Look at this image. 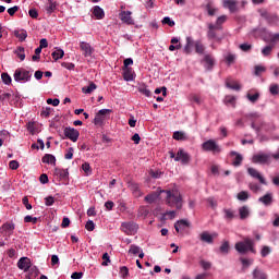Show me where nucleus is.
<instances>
[{
  "mask_svg": "<svg viewBox=\"0 0 279 279\" xmlns=\"http://www.w3.org/2000/svg\"><path fill=\"white\" fill-rule=\"evenodd\" d=\"M166 193V204L170 206V208H177V210L182 209L183 201L182 194L178 190H168Z\"/></svg>",
  "mask_w": 279,
  "mask_h": 279,
  "instance_id": "1",
  "label": "nucleus"
},
{
  "mask_svg": "<svg viewBox=\"0 0 279 279\" xmlns=\"http://www.w3.org/2000/svg\"><path fill=\"white\" fill-rule=\"evenodd\" d=\"M235 250L239 254H246V252L254 251V242L250 238H245L244 241L238 242L235 244Z\"/></svg>",
  "mask_w": 279,
  "mask_h": 279,
  "instance_id": "2",
  "label": "nucleus"
},
{
  "mask_svg": "<svg viewBox=\"0 0 279 279\" xmlns=\"http://www.w3.org/2000/svg\"><path fill=\"white\" fill-rule=\"evenodd\" d=\"M13 77L16 82H29L32 80V72L21 68L15 70Z\"/></svg>",
  "mask_w": 279,
  "mask_h": 279,
  "instance_id": "3",
  "label": "nucleus"
},
{
  "mask_svg": "<svg viewBox=\"0 0 279 279\" xmlns=\"http://www.w3.org/2000/svg\"><path fill=\"white\" fill-rule=\"evenodd\" d=\"M262 19H265L269 25H278L279 16L276 13H269L265 9L258 10Z\"/></svg>",
  "mask_w": 279,
  "mask_h": 279,
  "instance_id": "4",
  "label": "nucleus"
},
{
  "mask_svg": "<svg viewBox=\"0 0 279 279\" xmlns=\"http://www.w3.org/2000/svg\"><path fill=\"white\" fill-rule=\"evenodd\" d=\"M202 149L204 151H213V154H221V147L215 142V140H209L202 144Z\"/></svg>",
  "mask_w": 279,
  "mask_h": 279,
  "instance_id": "5",
  "label": "nucleus"
},
{
  "mask_svg": "<svg viewBox=\"0 0 279 279\" xmlns=\"http://www.w3.org/2000/svg\"><path fill=\"white\" fill-rule=\"evenodd\" d=\"M174 160L175 162H181V165H189V162H191V155L185 153L184 149L180 148Z\"/></svg>",
  "mask_w": 279,
  "mask_h": 279,
  "instance_id": "6",
  "label": "nucleus"
},
{
  "mask_svg": "<svg viewBox=\"0 0 279 279\" xmlns=\"http://www.w3.org/2000/svg\"><path fill=\"white\" fill-rule=\"evenodd\" d=\"M121 228L122 232H125L128 235L136 234L138 230V226L134 222H123Z\"/></svg>",
  "mask_w": 279,
  "mask_h": 279,
  "instance_id": "7",
  "label": "nucleus"
},
{
  "mask_svg": "<svg viewBox=\"0 0 279 279\" xmlns=\"http://www.w3.org/2000/svg\"><path fill=\"white\" fill-rule=\"evenodd\" d=\"M64 136L66 138H70V141H72V143H77V138H80V131H77L73 128H65Z\"/></svg>",
  "mask_w": 279,
  "mask_h": 279,
  "instance_id": "8",
  "label": "nucleus"
},
{
  "mask_svg": "<svg viewBox=\"0 0 279 279\" xmlns=\"http://www.w3.org/2000/svg\"><path fill=\"white\" fill-rule=\"evenodd\" d=\"M110 112H112V110L110 109L99 110L94 119L95 125H101V123H104V121L106 120V114H110Z\"/></svg>",
  "mask_w": 279,
  "mask_h": 279,
  "instance_id": "9",
  "label": "nucleus"
},
{
  "mask_svg": "<svg viewBox=\"0 0 279 279\" xmlns=\"http://www.w3.org/2000/svg\"><path fill=\"white\" fill-rule=\"evenodd\" d=\"M161 193H165V190H160V187H158V191L146 195L144 199L147 204H154V203L158 202V199H160Z\"/></svg>",
  "mask_w": 279,
  "mask_h": 279,
  "instance_id": "10",
  "label": "nucleus"
},
{
  "mask_svg": "<svg viewBox=\"0 0 279 279\" xmlns=\"http://www.w3.org/2000/svg\"><path fill=\"white\" fill-rule=\"evenodd\" d=\"M120 21L126 25H134V19H132V11H122L119 14Z\"/></svg>",
  "mask_w": 279,
  "mask_h": 279,
  "instance_id": "11",
  "label": "nucleus"
},
{
  "mask_svg": "<svg viewBox=\"0 0 279 279\" xmlns=\"http://www.w3.org/2000/svg\"><path fill=\"white\" fill-rule=\"evenodd\" d=\"M270 159H271L270 155L263 154V153L253 156V162L255 165L256 163L265 165V163L269 162Z\"/></svg>",
  "mask_w": 279,
  "mask_h": 279,
  "instance_id": "12",
  "label": "nucleus"
},
{
  "mask_svg": "<svg viewBox=\"0 0 279 279\" xmlns=\"http://www.w3.org/2000/svg\"><path fill=\"white\" fill-rule=\"evenodd\" d=\"M202 62L207 71H213V66H215V57H213V54H205Z\"/></svg>",
  "mask_w": 279,
  "mask_h": 279,
  "instance_id": "13",
  "label": "nucleus"
},
{
  "mask_svg": "<svg viewBox=\"0 0 279 279\" xmlns=\"http://www.w3.org/2000/svg\"><path fill=\"white\" fill-rule=\"evenodd\" d=\"M218 236L219 234L217 233L210 234L208 231H204L199 234V239L204 243H213V241H215V239H217Z\"/></svg>",
  "mask_w": 279,
  "mask_h": 279,
  "instance_id": "14",
  "label": "nucleus"
},
{
  "mask_svg": "<svg viewBox=\"0 0 279 279\" xmlns=\"http://www.w3.org/2000/svg\"><path fill=\"white\" fill-rule=\"evenodd\" d=\"M247 173L250 174L251 178H254L255 180H258L260 184H267V181H265V178H263V174L258 172V170L254 168H248Z\"/></svg>",
  "mask_w": 279,
  "mask_h": 279,
  "instance_id": "15",
  "label": "nucleus"
},
{
  "mask_svg": "<svg viewBox=\"0 0 279 279\" xmlns=\"http://www.w3.org/2000/svg\"><path fill=\"white\" fill-rule=\"evenodd\" d=\"M17 267H19V269L28 271L29 267H32V260L28 257H22L17 262Z\"/></svg>",
  "mask_w": 279,
  "mask_h": 279,
  "instance_id": "16",
  "label": "nucleus"
},
{
  "mask_svg": "<svg viewBox=\"0 0 279 279\" xmlns=\"http://www.w3.org/2000/svg\"><path fill=\"white\" fill-rule=\"evenodd\" d=\"M81 50L83 51V54L85 58H89V56H93L94 49L92 48L90 44L81 41L80 43Z\"/></svg>",
  "mask_w": 279,
  "mask_h": 279,
  "instance_id": "17",
  "label": "nucleus"
},
{
  "mask_svg": "<svg viewBox=\"0 0 279 279\" xmlns=\"http://www.w3.org/2000/svg\"><path fill=\"white\" fill-rule=\"evenodd\" d=\"M238 5H239V1L236 0H223V8H227L232 13L239 10Z\"/></svg>",
  "mask_w": 279,
  "mask_h": 279,
  "instance_id": "18",
  "label": "nucleus"
},
{
  "mask_svg": "<svg viewBox=\"0 0 279 279\" xmlns=\"http://www.w3.org/2000/svg\"><path fill=\"white\" fill-rule=\"evenodd\" d=\"M258 202H260V204H264V206H271V204L274 203V194L267 193L264 196L259 197Z\"/></svg>",
  "mask_w": 279,
  "mask_h": 279,
  "instance_id": "19",
  "label": "nucleus"
},
{
  "mask_svg": "<svg viewBox=\"0 0 279 279\" xmlns=\"http://www.w3.org/2000/svg\"><path fill=\"white\" fill-rule=\"evenodd\" d=\"M226 21H228V16L227 15H221L217 19L216 24H210L211 29H222L223 23H226Z\"/></svg>",
  "mask_w": 279,
  "mask_h": 279,
  "instance_id": "20",
  "label": "nucleus"
},
{
  "mask_svg": "<svg viewBox=\"0 0 279 279\" xmlns=\"http://www.w3.org/2000/svg\"><path fill=\"white\" fill-rule=\"evenodd\" d=\"M230 156H234V159H233V167H241V163L243 162V155L232 150L230 153Z\"/></svg>",
  "mask_w": 279,
  "mask_h": 279,
  "instance_id": "21",
  "label": "nucleus"
},
{
  "mask_svg": "<svg viewBox=\"0 0 279 279\" xmlns=\"http://www.w3.org/2000/svg\"><path fill=\"white\" fill-rule=\"evenodd\" d=\"M193 47H195V41L193 40L192 37H186V44L184 46V53L189 54L192 53Z\"/></svg>",
  "mask_w": 279,
  "mask_h": 279,
  "instance_id": "22",
  "label": "nucleus"
},
{
  "mask_svg": "<svg viewBox=\"0 0 279 279\" xmlns=\"http://www.w3.org/2000/svg\"><path fill=\"white\" fill-rule=\"evenodd\" d=\"M191 223L189 220L182 219L174 223V229L177 232H180V230H184V228H189Z\"/></svg>",
  "mask_w": 279,
  "mask_h": 279,
  "instance_id": "23",
  "label": "nucleus"
},
{
  "mask_svg": "<svg viewBox=\"0 0 279 279\" xmlns=\"http://www.w3.org/2000/svg\"><path fill=\"white\" fill-rule=\"evenodd\" d=\"M122 71L125 82H134V73L131 68H123Z\"/></svg>",
  "mask_w": 279,
  "mask_h": 279,
  "instance_id": "24",
  "label": "nucleus"
},
{
  "mask_svg": "<svg viewBox=\"0 0 279 279\" xmlns=\"http://www.w3.org/2000/svg\"><path fill=\"white\" fill-rule=\"evenodd\" d=\"M93 14H94V16H96V19L98 21H101V19H104V16H106L104 9H101L99 5L94 7Z\"/></svg>",
  "mask_w": 279,
  "mask_h": 279,
  "instance_id": "25",
  "label": "nucleus"
},
{
  "mask_svg": "<svg viewBox=\"0 0 279 279\" xmlns=\"http://www.w3.org/2000/svg\"><path fill=\"white\" fill-rule=\"evenodd\" d=\"M53 173L60 178V180H66V178H69V171L64 169L56 168Z\"/></svg>",
  "mask_w": 279,
  "mask_h": 279,
  "instance_id": "26",
  "label": "nucleus"
},
{
  "mask_svg": "<svg viewBox=\"0 0 279 279\" xmlns=\"http://www.w3.org/2000/svg\"><path fill=\"white\" fill-rule=\"evenodd\" d=\"M240 219H247L250 217V207L244 205L239 208Z\"/></svg>",
  "mask_w": 279,
  "mask_h": 279,
  "instance_id": "27",
  "label": "nucleus"
},
{
  "mask_svg": "<svg viewBox=\"0 0 279 279\" xmlns=\"http://www.w3.org/2000/svg\"><path fill=\"white\" fill-rule=\"evenodd\" d=\"M15 38H19L21 43L27 38V31L25 29H16L14 31Z\"/></svg>",
  "mask_w": 279,
  "mask_h": 279,
  "instance_id": "28",
  "label": "nucleus"
},
{
  "mask_svg": "<svg viewBox=\"0 0 279 279\" xmlns=\"http://www.w3.org/2000/svg\"><path fill=\"white\" fill-rule=\"evenodd\" d=\"M253 278L254 279H267V274H265V271H263L258 268H255L253 270Z\"/></svg>",
  "mask_w": 279,
  "mask_h": 279,
  "instance_id": "29",
  "label": "nucleus"
},
{
  "mask_svg": "<svg viewBox=\"0 0 279 279\" xmlns=\"http://www.w3.org/2000/svg\"><path fill=\"white\" fill-rule=\"evenodd\" d=\"M43 162H45L46 165H56V156L51 155V154H46L43 157Z\"/></svg>",
  "mask_w": 279,
  "mask_h": 279,
  "instance_id": "30",
  "label": "nucleus"
},
{
  "mask_svg": "<svg viewBox=\"0 0 279 279\" xmlns=\"http://www.w3.org/2000/svg\"><path fill=\"white\" fill-rule=\"evenodd\" d=\"M57 3L53 0H48V3L46 4V12L48 14H52V12H56Z\"/></svg>",
  "mask_w": 279,
  "mask_h": 279,
  "instance_id": "31",
  "label": "nucleus"
},
{
  "mask_svg": "<svg viewBox=\"0 0 279 279\" xmlns=\"http://www.w3.org/2000/svg\"><path fill=\"white\" fill-rule=\"evenodd\" d=\"M246 98L248 99V101H251V104H256V101L260 99V94L258 92H256L255 94L248 92L246 94Z\"/></svg>",
  "mask_w": 279,
  "mask_h": 279,
  "instance_id": "32",
  "label": "nucleus"
},
{
  "mask_svg": "<svg viewBox=\"0 0 279 279\" xmlns=\"http://www.w3.org/2000/svg\"><path fill=\"white\" fill-rule=\"evenodd\" d=\"M94 90H97V85L95 83H90L89 86H84L82 88V93L85 95H90Z\"/></svg>",
  "mask_w": 279,
  "mask_h": 279,
  "instance_id": "33",
  "label": "nucleus"
},
{
  "mask_svg": "<svg viewBox=\"0 0 279 279\" xmlns=\"http://www.w3.org/2000/svg\"><path fill=\"white\" fill-rule=\"evenodd\" d=\"M236 198L239 202H247L250 199V193L247 191H241L238 193Z\"/></svg>",
  "mask_w": 279,
  "mask_h": 279,
  "instance_id": "34",
  "label": "nucleus"
},
{
  "mask_svg": "<svg viewBox=\"0 0 279 279\" xmlns=\"http://www.w3.org/2000/svg\"><path fill=\"white\" fill-rule=\"evenodd\" d=\"M173 138L174 141H186L187 137L185 132L175 131L173 133Z\"/></svg>",
  "mask_w": 279,
  "mask_h": 279,
  "instance_id": "35",
  "label": "nucleus"
},
{
  "mask_svg": "<svg viewBox=\"0 0 279 279\" xmlns=\"http://www.w3.org/2000/svg\"><path fill=\"white\" fill-rule=\"evenodd\" d=\"M52 58L56 61L61 60V58H64V50L57 49L56 51L52 52Z\"/></svg>",
  "mask_w": 279,
  "mask_h": 279,
  "instance_id": "36",
  "label": "nucleus"
},
{
  "mask_svg": "<svg viewBox=\"0 0 279 279\" xmlns=\"http://www.w3.org/2000/svg\"><path fill=\"white\" fill-rule=\"evenodd\" d=\"M138 93L145 95V97H151V90H149V88H147L146 85H141L138 87Z\"/></svg>",
  "mask_w": 279,
  "mask_h": 279,
  "instance_id": "37",
  "label": "nucleus"
},
{
  "mask_svg": "<svg viewBox=\"0 0 279 279\" xmlns=\"http://www.w3.org/2000/svg\"><path fill=\"white\" fill-rule=\"evenodd\" d=\"M15 56H17V58H20V60H25V48L23 47H19L15 51H14Z\"/></svg>",
  "mask_w": 279,
  "mask_h": 279,
  "instance_id": "38",
  "label": "nucleus"
},
{
  "mask_svg": "<svg viewBox=\"0 0 279 279\" xmlns=\"http://www.w3.org/2000/svg\"><path fill=\"white\" fill-rule=\"evenodd\" d=\"M227 87L231 88L232 90H241V85L236 81H233L232 83L227 82Z\"/></svg>",
  "mask_w": 279,
  "mask_h": 279,
  "instance_id": "39",
  "label": "nucleus"
},
{
  "mask_svg": "<svg viewBox=\"0 0 279 279\" xmlns=\"http://www.w3.org/2000/svg\"><path fill=\"white\" fill-rule=\"evenodd\" d=\"M194 47H195L196 53H204L205 48H204V44H202L201 40L195 41V46Z\"/></svg>",
  "mask_w": 279,
  "mask_h": 279,
  "instance_id": "40",
  "label": "nucleus"
},
{
  "mask_svg": "<svg viewBox=\"0 0 279 279\" xmlns=\"http://www.w3.org/2000/svg\"><path fill=\"white\" fill-rule=\"evenodd\" d=\"M235 102H236V98L234 96H227L225 98L226 106H232L234 108Z\"/></svg>",
  "mask_w": 279,
  "mask_h": 279,
  "instance_id": "41",
  "label": "nucleus"
},
{
  "mask_svg": "<svg viewBox=\"0 0 279 279\" xmlns=\"http://www.w3.org/2000/svg\"><path fill=\"white\" fill-rule=\"evenodd\" d=\"M225 213V219H228L229 221H232L234 219V211L232 209H223Z\"/></svg>",
  "mask_w": 279,
  "mask_h": 279,
  "instance_id": "42",
  "label": "nucleus"
},
{
  "mask_svg": "<svg viewBox=\"0 0 279 279\" xmlns=\"http://www.w3.org/2000/svg\"><path fill=\"white\" fill-rule=\"evenodd\" d=\"M147 215H149V210L145 207H140L138 213H137V217H141L142 219H145V217H147Z\"/></svg>",
  "mask_w": 279,
  "mask_h": 279,
  "instance_id": "43",
  "label": "nucleus"
},
{
  "mask_svg": "<svg viewBox=\"0 0 279 279\" xmlns=\"http://www.w3.org/2000/svg\"><path fill=\"white\" fill-rule=\"evenodd\" d=\"M1 77H2L3 84H5L7 86H10V84H12V77L10 76V74L2 73Z\"/></svg>",
  "mask_w": 279,
  "mask_h": 279,
  "instance_id": "44",
  "label": "nucleus"
},
{
  "mask_svg": "<svg viewBox=\"0 0 279 279\" xmlns=\"http://www.w3.org/2000/svg\"><path fill=\"white\" fill-rule=\"evenodd\" d=\"M3 232H13L14 231V223L7 222L2 225Z\"/></svg>",
  "mask_w": 279,
  "mask_h": 279,
  "instance_id": "45",
  "label": "nucleus"
},
{
  "mask_svg": "<svg viewBox=\"0 0 279 279\" xmlns=\"http://www.w3.org/2000/svg\"><path fill=\"white\" fill-rule=\"evenodd\" d=\"M120 276L121 278L126 279L128 276H130V269L125 266L120 267Z\"/></svg>",
  "mask_w": 279,
  "mask_h": 279,
  "instance_id": "46",
  "label": "nucleus"
},
{
  "mask_svg": "<svg viewBox=\"0 0 279 279\" xmlns=\"http://www.w3.org/2000/svg\"><path fill=\"white\" fill-rule=\"evenodd\" d=\"M221 254H228L230 252V244L225 241L220 246Z\"/></svg>",
  "mask_w": 279,
  "mask_h": 279,
  "instance_id": "47",
  "label": "nucleus"
},
{
  "mask_svg": "<svg viewBox=\"0 0 279 279\" xmlns=\"http://www.w3.org/2000/svg\"><path fill=\"white\" fill-rule=\"evenodd\" d=\"M208 29H209L207 33L208 38H217V33L215 32L219 31V28H211L209 24Z\"/></svg>",
  "mask_w": 279,
  "mask_h": 279,
  "instance_id": "48",
  "label": "nucleus"
},
{
  "mask_svg": "<svg viewBox=\"0 0 279 279\" xmlns=\"http://www.w3.org/2000/svg\"><path fill=\"white\" fill-rule=\"evenodd\" d=\"M162 25H169V27H173L175 25V22L171 20V17L166 16L162 20Z\"/></svg>",
  "mask_w": 279,
  "mask_h": 279,
  "instance_id": "49",
  "label": "nucleus"
},
{
  "mask_svg": "<svg viewBox=\"0 0 279 279\" xmlns=\"http://www.w3.org/2000/svg\"><path fill=\"white\" fill-rule=\"evenodd\" d=\"M267 71V68L263 65H255V75L260 76L262 73H265Z\"/></svg>",
  "mask_w": 279,
  "mask_h": 279,
  "instance_id": "50",
  "label": "nucleus"
},
{
  "mask_svg": "<svg viewBox=\"0 0 279 279\" xmlns=\"http://www.w3.org/2000/svg\"><path fill=\"white\" fill-rule=\"evenodd\" d=\"M190 101H193L194 104H202V98L199 97V95L196 94H192L190 95Z\"/></svg>",
  "mask_w": 279,
  "mask_h": 279,
  "instance_id": "51",
  "label": "nucleus"
},
{
  "mask_svg": "<svg viewBox=\"0 0 279 279\" xmlns=\"http://www.w3.org/2000/svg\"><path fill=\"white\" fill-rule=\"evenodd\" d=\"M129 253L134 254V255L141 254V247H138L137 245L132 244L130 246Z\"/></svg>",
  "mask_w": 279,
  "mask_h": 279,
  "instance_id": "52",
  "label": "nucleus"
},
{
  "mask_svg": "<svg viewBox=\"0 0 279 279\" xmlns=\"http://www.w3.org/2000/svg\"><path fill=\"white\" fill-rule=\"evenodd\" d=\"M270 95H278L279 94V86L278 84H272L269 87Z\"/></svg>",
  "mask_w": 279,
  "mask_h": 279,
  "instance_id": "53",
  "label": "nucleus"
},
{
  "mask_svg": "<svg viewBox=\"0 0 279 279\" xmlns=\"http://www.w3.org/2000/svg\"><path fill=\"white\" fill-rule=\"evenodd\" d=\"M269 254H271V248L269 246H264L260 252V255L263 256V258H265L266 256H269Z\"/></svg>",
  "mask_w": 279,
  "mask_h": 279,
  "instance_id": "54",
  "label": "nucleus"
},
{
  "mask_svg": "<svg viewBox=\"0 0 279 279\" xmlns=\"http://www.w3.org/2000/svg\"><path fill=\"white\" fill-rule=\"evenodd\" d=\"M274 50V47L271 46H266L265 48H263L262 53L263 56L267 57L271 54V51Z\"/></svg>",
  "mask_w": 279,
  "mask_h": 279,
  "instance_id": "55",
  "label": "nucleus"
},
{
  "mask_svg": "<svg viewBox=\"0 0 279 279\" xmlns=\"http://www.w3.org/2000/svg\"><path fill=\"white\" fill-rule=\"evenodd\" d=\"M102 267H108V263H110V255H108V253H104L102 255Z\"/></svg>",
  "mask_w": 279,
  "mask_h": 279,
  "instance_id": "56",
  "label": "nucleus"
},
{
  "mask_svg": "<svg viewBox=\"0 0 279 279\" xmlns=\"http://www.w3.org/2000/svg\"><path fill=\"white\" fill-rule=\"evenodd\" d=\"M201 267L203 269H205V271H208V269H210V267H213V264H210V262L201 260Z\"/></svg>",
  "mask_w": 279,
  "mask_h": 279,
  "instance_id": "57",
  "label": "nucleus"
},
{
  "mask_svg": "<svg viewBox=\"0 0 279 279\" xmlns=\"http://www.w3.org/2000/svg\"><path fill=\"white\" fill-rule=\"evenodd\" d=\"M248 189L253 191V193H258V191H260V186L256 183H250Z\"/></svg>",
  "mask_w": 279,
  "mask_h": 279,
  "instance_id": "58",
  "label": "nucleus"
},
{
  "mask_svg": "<svg viewBox=\"0 0 279 279\" xmlns=\"http://www.w3.org/2000/svg\"><path fill=\"white\" fill-rule=\"evenodd\" d=\"M86 230H88V232H93V230H95V222H93V220H88L85 225Z\"/></svg>",
  "mask_w": 279,
  "mask_h": 279,
  "instance_id": "59",
  "label": "nucleus"
},
{
  "mask_svg": "<svg viewBox=\"0 0 279 279\" xmlns=\"http://www.w3.org/2000/svg\"><path fill=\"white\" fill-rule=\"evenodd\" d=\"M73 147L68 148L66 154L64 155L65 160H71L73 158Z\"/></svg>",
  "mask_w": 279,
  "mask_h": 279,
  "instance_id": "60",
  "label": "nucleus"
},
{
  "mask_svg": "<svg viewBox=\"0 0 279 279\" xmlns=\"http://www.w3.org/2000/svg\"><path fill=\"white\" fill-rule=\"evenodd\" d=\"M47 104L49 106H60V99H58V98H54V99L48 98Z\"/></svg>",
  "mask_w": 279,
  "mask_h": 279,
  "instance_id": "61",
  "label": "nucleus"
},
{
  "mask_svg": "<svg viewBox=\"0 0 279 279\" xmlns=\"http://www.w3.org/2000/svg\"><path fill=\"white\" fill-rule=\"evenodd\" d=\"M24 221L26 223H36L38 221V218L32 217V216H25Z\"/></svg>",
  "mask_w": 279,
  "mask_h": 279,
  "instance_id": "62",
  "label": "nucleus"
},
{
  "mask_svg": "<svg viewBox=\"0 0 279 279\" xmlns=\"http://www.w3.org/2000/svg\"><path fill=\"white\" fill-rule=\"evenodd\" d=\"M9 168L12 169L13 171H16V169H19V161L16 160H11L9 162Z\"/></svg>",
  "mask_w": 279,
  "mask_h": 279,
  "instance_id": "63",
  "label": "nucleus"
},
{
  "mask_svg": "<svg viewBox=\"0 0 279 279\" xmlns=\"http://www.w3.org/2000/svg\"><path fill=\"white\" fill-rule=\"evenodd\" d=\"M56 202V199L53 198V196H48L45 198V204L47 206H53V203Z\"/></svg>",
  "mask_w": 279,
  "mask_h": 279,
  "instance_id": "64",
  "label": "nucleus"
}]
</instances>
